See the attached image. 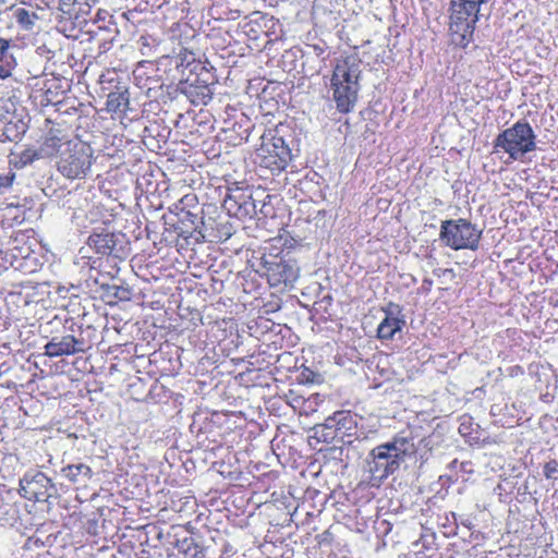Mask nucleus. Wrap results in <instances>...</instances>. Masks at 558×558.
Instances as JSON below:
<instances>
[{
    "label": "nucleus",
    "instance_id": "8",
    "mask_svg": "<svg viewBox=\"0 0 558 558\" xmlns=\"http://www.w3.org/2000/svg\"><path fill=\"white\" fill-rule=\"evenodd\" d=\"M262 274L271 287L291 286L300 276V267L288 254H268L262 257Z\"/></svg>",
    "mask_w": 558,
    "mask_h": 558
},
{
    "label": "nucleus",
    "instance_id": "36",
    "mask_svg": "<svg viewBox=\"0 0 558 558\" xmlns=\"http://www.w3.org/2000/svg\"><path fill=\"white\" fill-rule=\"evenodd\" d=\"M244 134H245V135H244V136H242V138H244L245 141H247V140H248V136H250L248 129H245V130H244Z\"/></svg>",
    "mask_w": 558,
    "mask_h": 558
},
{
    "label": "nucleus",
    "instance_id": "10",
    "mask_svg": "<svg viewBox=\"0 0 558 558\" xmlns=\"http://www.w3.org/2000/svg\"><path fill=\"white\" fill-rule=\"evenodd\" d=\"M223 207L230 216L239 219L253 218L257 214L256 201L244 193L227 195Z\"/></svg>",
    "mask_w": 558,
    "mask_h": 558
},
{
    "label": "nucleus",
    "instance_id": "27",
    "mask_svg": "<svg viewBox=\"0 0 558 558\" xmlns=\"http://www.w3.org/2000/svg\"><path fill=\"white\" fill-rule=\"evenodd\" d=\"M544 476L547 480L557 481L558 480V461L551 459L544 464Z\"/></svg>",
    "mask_w": 558,
    "mask_h": 558
},
{
    "label": "nucleus",
    "instance_id": "31",
    "mask_svg": "<svg viewBox=\"0 0 558 558\" xmlns=\"http://www.w3.org/2000/svg\"><path fill=\"white\" fill-rule=\"evenodd\" d=\"M11 244H12V247H11V251H12V255L13 257L16 258L17 254H16V250H17V246H16V236H14L11 241Z\"/></svg>",
    "mask_w": 558,
    "mask_h": 558
},
{
    "label": "nucleus",
    "instance_id": "13",
    "mask_svg": "<svg viewBox=\"0 0 558 558\" xmlns=\"http://www.w3.org/2000/svg\"><path fill=\"white\" fill-rule=\"evenodd\" d=\"M87 244L101 255H117L116 236L112 233H94Z\"/></svg>",
    "mask_w": 558,
    "mask_h": 558
},
{
    "label": "nucleus",
    "instance_id": "19",
    "mask_svg": "<svg viewBox=\"0 0 558 558\" xmlns=\"http://www.w3.org/2000/svg\"><path fill=\"white\" fill-rule=\"evenodd\" d=\"M184 93L195 106L206 105L213 98V92L208 85L190 84L185 87Z\"/></svg>",
    "mask_w": 558,
    "mask_h": 558
},
{
    "label": "nucleus",
    "instance_id": "35",
    "mask_svg": "<svg viewBox=\"0 0 558 558\" xmlns=\"http://www.w3.org/2000/svg\"><path fill=\"white\" fill-rule=\"evenodd\" d=\"M423 284H424V286H427V287H430V286L433 284V281H432L430 279L425 278V279L423 280Z\"/></svg>",
    "mask_w": 558,
    "mask_h": 558
},
{
    "label": "nucleus",
    "instance_id": "23",
    "mask_svg": "<svg viewBox=\"0 0 558 558\" xmlns=\"http://www.w3.org/2000/svg\"><path fill=\"white\" fill-rule=\"evenodd\" d=\"M177 68H189L194 65L192 70H195L198 64H195V56L193 52L184 50L181 51L175 58Z\"/></svg>",
    "mask_w": 558,
    "mask_h": 558
},
{
    "label": "nucleus",
    "instance_id": "1",
    "mask_svg": "<svg viewBox=\"0 0 558 558\" xmlns=\"http://www.w3.org/2000/svg\"><path fill=\"white\" fill-rule=\"evenodd\" d=\"M415 451L414 438L402 434H398L391 440L372 449L367 460L372 485H379L387 480Z\"/></svg>",
    "mask_w": 558,
    "mask_h": 558
},
{
    "label": "nucleus",
    "instance_id": "9",
    "mask_svg": "<svg viewBox=\"0 0 558 558\" xmlns=\"http://www.w3.org/2000/svg\"><path fill=\"white\" fill-rule=\"evenodd\" d=\"M56 492L52 481L41 471L29 470L20 480V493L28 500L47 501Z\"/></svg>",
    "mask_w": 558,
    "mask_h": 558
},
{
    "label": "nucleus",
    "instance_id": "26",
    "mask_svg": "<svg viewBox=\"0 0 558 558\" xmlns=\"http://www.w3.org/2000/svg\"><path fill=\"white\" fill-rule=\"evenodd\" d=\"M15 515V507L11 502H5L4 498L0 496V521H9Z\"/></svg>",
    "mask_w": 558,
    "mask_h": 558
},
{
    "label": "nucleus",
    "instance_id": "4",
    "mask_svg": "<svg viewBox=\"0 0 558 558\" xmlns=\"http://www.w3.org/2000/svg\"><path fill=\"white\" fill-rule=\"evenodd\" d=\"M56 146V140H51ZM57 169L66 179L85 178L93 165V149L83 142H60L57 145Z\"/></svg>",
    "mask_w": 558,
    "mask_h": 558
},
{
    "label": "nucleus",
    "instance_id": "6",
    "mask_svg": "<svg viewBox=\"0 0 558 558\" xmlns=\"http://www.w3.org/2000/svg\"><path fill=\"white\" fill-rule=\"evenodd\" d=\"M494 147L504 150L513 160H521L536 149V135L529 122L520 120L497 135Z\"/></svg>",
    "mask_w": 558,
    "mask_h": 558
},
{
    "label": "nucleus",
    "instance_id": "15",
    "mask_svg": "<svg viewBox=\"0 0 558 558\" xmlns=\"http://www.w3.org/2000/svg\"><path fill=\"white\" fill-rule=\"evenodd\" d=\"M61 474L71 483L85 486L92 478L93 471L87 464L77 463L63 466Z\"/></svg>",
    "mask_w": 558,
    "mask_h": 558
},
{
    "label": "nucleus",
    "instance_id": "5",
    "mask_svg": "<svg viewBox=\"0 0 558 558\" xmlns=\"http://www.w3.org/2000/svg\"><path fill=\"white\" fill-rule=\"evenodd\" d=\"M293 159L292 149L278 130H268L260 136V145L255 151L254 161L272 174L287 169Z\"/></svg>",
    "mask_w": 558,
    "mask_h": 558
},
{
    "label": "nucleus",
    "instance_id": "14",
    "mask_svg": "<svg viewBox=\"0 0 558 558\" xmlns=\"http://www.w3.org/2000/svg\"><path fill=\"white\" fill-rule=\"evenodd\" d=\"M404 325L403 318L395 316L391 312H386V317L377 327V337L380 340H391L397 332L401 331Z\"/></svg>",
    "mask_w": 558,
    "mask_h": 558
},
{
    "label": "nucleus",
    "instance_id": "28",
    "mask_svg": "<svg viewBox=\"0 0 558 558\" xmlns=\"http://www.w3.org/2000/svg\"><path fill=\"white\" fill-rule=\"evenodd\" d=\"M39 155L34 149H25L20 155V162L23 166L32 163L34 160L38 159Z\"/></svg>",
    "mask_w": 558,
    "mask_h": 558
},
{
    "label": "nucleus",
    "instance_id": "24",
    "mask_svg": "<svg viewBox=\"0 0 558 558\" xmlns=\"http://www.w3.org/2000/svg\"><path fill=\"white\" fill-rule=\"evenodd\" d=\"M15 177L16 174L12 169L0 173V197L12 189Z\"/></svg>",
    "mask_w": 558,
    "mask_h": 558
},
{
    "label": "nucleus",
    "instance_id": "25",
    "mask_svg": "<svg viewBox=\"0 0 558 558\" xmlns=\"http://www.w3.org/2000/svg\"><path fill=\"white\" fill-rule=\"evenodd\" d=\"M110 294L119 301H130L132 299V289L130 287L113 284L109 288Z\"/></svg>",
    "mask_w": 558,
    "mask_h": 558
},
{
    "label": "nucleus",
    "instance_id": "29",
    "mask_svg": "<svg viewBox=\"0 0 558 558\" xmlns=\"http://www.w3.org/2000/svg\"><path fill=\"white\" fill-rule=\"evenodd\" d=\"M270 199H271V195L267 194L265 196V199L263 201V204L260 207V213H263L264 216L270 215V210L268 209V201H270Z\"/></svg>",
    "mask_w": 558,
    "mask_h": 558
},
{
    "label": "nucleus",
    "instance_id": "30",
    "mask_svg": "<svg viewBox=\"0 0 558 558\" xmlns=\"http://www.w3.org/2000/svg\"><path fill=\"white\" fill-rule=\"evenodd\" d=\"M307 402H310L311 404L314 403L315 405H317L318 403L323 402V397L318 393L312 395L307 399Z\"/></svg>",
    "mask_w": 558,
    "mask_h": 558
},
{
    "label": "nucleus",
    "instance_id": "34",
    "mask_svg": "<svg viewBox=\"0 0 558 558\" xmlns=\"http://www.w3.org/2000/svg\"><path fill=\"white\" fill-rule=\"evenodd\" d=\"M459 430H460L461 434H465V430H466L465 423H461L460 424Z\"/></svg>",
    "mask_w": 558,
    "mask_h": 558
},
{
    "label": "nucleus",
    "instance_id": "16",
    "mask_svg": "<svg viewBox=\"0 0 558 558\" xmlns=\"http://www.w3.org/2000/svg\"><path fill=\"white\" fill-rule=\"evenodd\" d=\"M130 95L126 88H118L116 92H110L107 99V111L123 116L129 109Z\"/></svg>",
    "mask_w": 558,
    "mask_h": 558
},
{
    "label": "nucleus",
    "instance_id": "21",
    "mask_svg": "<svg viewBox=\"0 0 558 558\" xmlns=\"http://www.w3.org/2000/svg\"><path fill=\"white\" fill-rule=\"evenodd\" d=\"M332 418H335L336 429L339 432L340 438L350 435L356 426L353 416L345 411L336 412Z\"/></svg>",
    "mask_w": 558,
    "mask_h": 558
},
{
    "label": "nucleus",
    "instance_id": "33",
    "mask_svg": "<svg viewBox=\"0 0 558 558\" xmlns=\"http://www.w3.org/2000/svg\"><path fill=\"white\" fill-rule=\"evenodd\" d=\"M28 254H29V248H26L25 252H23L22 250L19 252V255L24 258L28 257Z\"/></svg>",
    "mask_w": 558,
    "mask_h": 558
},
{
    "label": "nucleus",
    "instance_id": "22",
    "mask_svg": "<svg viewBox=\"0 0 558 558\" xmlns=\"http://www.w3.org/2000/svg\"><path fill=\"white\" fill-rule=\"evenodd\" d=\"M14 17L19 25L24 29H32L35 24V21L37 20V15L35 12L28 11L24 8L15 10Z\"/></svg>",
    "mask_w": 558,
    "mask_h": 558
},
{
    "label": "nucleus",
    "instance_id": "11",
    "mask_svg": "<svg viewBox=\"0 0 558 558\" xmlns=\"http://www.w3.org/2000/svg\"><path fill=\"white\" fill-rule=\"evenodd\" d=\"M83 341L72 335L53 337L44 347L45 354L49 357H60L63 355H73L83 352Z\"/></svg>",
    "mask_w": 558,
    "mask_h": 558
},
{
    "label": "nucleus",
    "instance_id": "17",
    "mask_svg": "<svg viewBox=\"0 0 558 558\" xmlns=\"http://www.w3.org/2000/svg\"><path fill=\"white\" fill-rule=\"evenodd\" d=\"M178 551L183 558H205L206 547L194 537H184L177 542Z\"/></svg>",
    "mask_w": 558,
    "mask_h": 558
},
{
    "label": "nucleus",
    "instance_id": "3",
    "mask_svg": "<svg viewBox=\"0 0 558 558\" xmlns=\"http://www.w3.org/2000/svg\"><path fill=\"white\" fill-rule=\"evenodd\" d=\"M485 0H451L449 7V35L451 43L465 48L473 41L481 4Z\"/></svg>",
    "mask_w": 558,
    "mask_h": 558
},
{
    "label": "nucleus",
    "instance_id": "20",
    "mask_svg": "<svg viewBox=\"0 0 558 558\" xmlns=\"http://www.w3.org/2000/svg\"><path fill=\"white\" fill-rule=\"evenodd\" d=\"M315 437L324 442H332L336 438L340 437L339 432L336 429L335 418L328 416L324 423L314 426Z\"/></svg>",
    "mask_w": 558,
    "mask_h": 558
},
{
    "label": "nucleus",
    "instance_id": "32",
    "mask_svg": "<svg viewBox=\"0 0 558 558\" xmlns=\"http://www.w3.org/2000/svg\"><path fill=\"white\" fill-rule=\"evenodd\" d=\"M461 524L465 527H468L469 530H471L473 527V524L471 522L470 519H464V520H461Z\"/></svg>",
    "mask_w": 558,
    "mask_h": 558
},
{
    "label": "nucleus",
    "instance_id": "18",
    "mask_svg": "<svg viewBox=\"0 0 558 558\" xmlns=\"http://www.w3.org/2000/svg\"><path fill=\"white\" fill-rule=\"evenodd\" d=\"M15 65V59L9 50V40L0 36V77L10 76Z\"/></svg>",
    "mask_w": 558,
    "mask_h": 558
},
{
    "label": "nucleus",
    "instance_id": "7",
    "mask_svg": "<svg viewBox=\"0 0 558 558\" xmlns=\"http://www.w3.org/2000/svg\"><path fill=\"white\" fill-rule=\"evenodd\" d=\"M483 230L464 218L444 220L440 226L439 239L454 251H476L480 246Z\"/></svg>",
    "mask_w": 558,
    "mask_h": 558
},
{
    "label": "nucleus",
    "instance_id": "12",
    "mask_svg": "<svg viewBox=\"0 0 558 558\" xmlns=\"http://www.w3.org/2000/svg\"><path fill=\"white\" fill-rule=\"evenodd\" d=\"M97 0H59V9L75 19H86Z\"/></svg>",
    "mask_w": 558,
    "mask_h": 558
},
{
    "label": "nucleus",
    "instance_id": "2",
    "mask_svg": "<svg viewBox=\"0 0 558 558\" xmlns=\"http://www.w3.org/2000/svg\"><path fill=\"white\" fill-rule=\"evenodd\" d=\"M360 62L352 57L335 65L330 87L338 111L348 113L353 110L360 90Z\"/></svg>",
    "mask_w": 558,
    "mask_h": 558
}]
</instances>
